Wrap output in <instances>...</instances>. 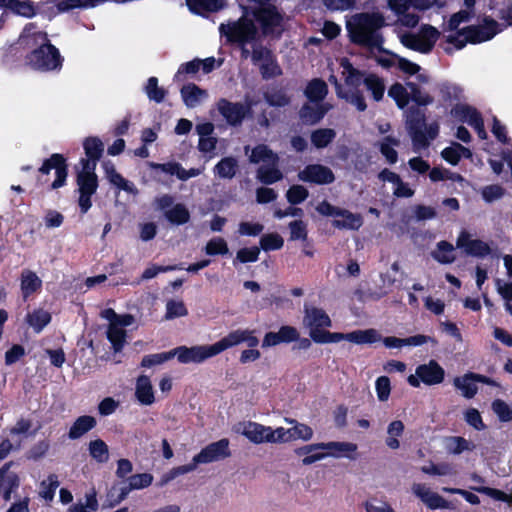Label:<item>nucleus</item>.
Instances as JSON below:
<instances>
[{"mask_svg": "<svg viewBox=\"0 0 512 512\" xmlns=\"http://www.w3.org/2000/svg\"><path fill=\"white\" fill-rule=\"evenodd\" d=\"M250 161L260 164L258 169V179L265 184H272L282 178V174L276 167L278 158L265 145H259L252 150L249 156Z\"/></svg>", "mask_w": 512, "mask_h": 512, "instance_id": "obj_11", "label": "nucleus"}, {"mask_svg": "<svg viewBox=\"0 0 512 512\" xmlns=\"http://www.w3.org/2000/svg\"><path fill=\"white\" fill-rule=\"evenodd\" d=\"M405 118L415 152L426 148L430 140H433L438 135L439 125L432 123L425 126V115L419 109H407L405 111Z\"/></svg>", "mask_w": 512, "mask_h": 512, "instance_id": "obj_8", "label": "nucleus"}, {"mask_svg": "<svg viewBox=\"0 0 512 512\" xmlns=\"http://www.w3.org/2000/svg\"><path fill=\"white\" fill-rule=\"evenodd\" d=\"M399 145V140L396 138H393L391 136L385 137L379 144L380 151L382 155L386 158V160L390 164H394L397 162L398 155L396 150L394 149L395 146Z\"/></svg>", "mask_w": 512, "mask_h": 512, "instance_id": "obj_47", "label": "nucleus"}, {"mask_svg": "<svg viewBox=\"0 0 512 512\" xmlns=\"http://www.w3.org/2000/svg\"><path fill=\"white\" fill-rule=\"evenodd\" d=\"M244 342L247 343L249 347H256L259 340L254 335V331L249 329H237L212 344V346L215 354L218 355L221 352Z\"/></svg>", "mask_w": 512, "mask_h": 512, "instance_id": "obj_16", "label": "nucleus"}, {"mask_svg": "<svg viewBox=\"0 0 512 512\" xmlns=\"http://www.w3.org/2000/svg\"><path fill=\"white\" fill-rule=\"evenodd\" d=\"M478 382L494 384V382L489 378L475 373H466L465 375L456 377L453 380L454 386L461 392L463 397L468 399H471L476 395L478 391Z\"/></svg>", "mask_w": 512, "mask_h": 512, "instance_id": "obj_24", "label": "nucleus"}, {"mask_svg": "<svg viewBox=\"0 0 512 512\" xmlns=\"http://www.w3.org/2000/svg\"><path fill=\"white\" fill-rule=\"evenodd\" d=\"M332 224L339 229L357 230L362 226L363 219L360 214L340 209L338 216L334 218Z\"/></svg>", "mask_w": 512, "mask_h": 512, "instance_id": "obj_35", "label": "nucleus"}, {"mask_svg": "<svg viewBox=\"0 0 512 512\" xmlns=\"http://www.w3.org/2000/svg\"><path fill=\"white\" fill-rule=\"evenodd\" d=\"M363 506L365 512H396L387 501L376 498L367 500Z\"/></svg>", "mask_w": 512, "mask_h": 512, "instance_id": "obj_64", "label": "nucleus"}, {"mask_svg": "<svg viewBox=\"0 0 512 512\" xmlns=\"http://www.w3.org/2000/svg\"><path fill=\"white\" fill-rule=\"evenodd\" d=\"M330 108L331 106L320 103L307 104L301 109L300 116L304 122L313 124L318 122Z\"/></svg>", "mask_w": 512, "mask_h": 512, "instance_id": "obj_37", "label": "nucleus"}, {"mask_svg": "<svg viewBox=\"0 0 512 512\" xmlns=\"http://www.w3.org/2000/svg\"><path fill=\"white\" fill-rule=\"evenodd\" d=\"M51 320L50 314L42 309L28 315V322L36 332H40Z\"/></svg>", "mask_w": 512, "mask_h": 512, "instance_id": "obj_54", "label": "nucleus"}, {"mask_svg": "<svg viewBox=\"0 0 512 512\" xmlns=\"http://www.w3.org/2000/svg\"><path fill=\"white\" fill-rule=\"evenodd\" d=\"M83 148L87 158L85 160H90L96 164L97 160L101 157L104 145L103 142L97 137H88L83 141Z\"/></svg>", "mask_w": 512, "mask_h": 512, "instance_id": "obj_44", "label": "nucleus"}, {"mask_svg": "<svg viewBox=\"0 0 512 512\" xmlns=\"http://www.w3.org/2000/svg\"><path fill=\"white\" fill-rule=\"evenodd\" d=\"M153 476L149 473L135 474L129 477L128 487L121 489L120 498L123 500L131 490L143 489L151 485Z\"/></svg>", "mask_w": 512, "mask_h": 512, "instance_id": "obj_41", "label": "nucleus"}, {"mask_svg": "<svg viewBox=\"0 0 512 512\" xmlns=\"http://www.w3.org/2000/svg\"><path fill=\"white\" fill-rule=\"evenodd\" d=\"M59 484L58 477L55 474L49 475L40 483L39 495L46 501H52Z\"/></svg>", "mask_w": 512, "mask_h": 512, "instance_id": "obj_48", "label": "nucleus"}, {"mask_svg": "<svg viewBox=\"0 0 512 512\" xmlns=\"http://www.w3.org/2000/svg\"><path fill=\"white\" fill-rule=\"evenodd\" d=\"M173 203V197L167 194L155 199L157 207L165 210V216L169 222L177 225L188 222L190 214L186 206L180 203L173 205Z\"/></svg>", "mask_w": 512, "mask_h": 512, "instance_id": "obj_17", "label": "nucleus"}, {"mask_svg": "<svg viewBox=\"0 0 512 512\" xmlns=\"http://www.w3.org/2000/svg\"><path fill=\"white\" fill-rule=\"evenodd\" d=\"M283 244V238L276 233L265 234L260 239V245L264 251L278 250Z\"/></svg>", "mask_w": 512, "mask_h": 512, "instance_id": "obj_63", "label": "nucleus"}, {"mask_svg": "<svg viewBox=\"0 0 512 512\" xmlns=\"http://www.w3.org/2000/svg\"><path fill=\"white\" fill-rule=\"evenodd\" d=\"M405 426L402 421L394 420L387 426V437L385 443L388 448L396 450L400 448L399 438L404 433Z\"/></svg>", "mask_w": 512, "mask_h": 512, "instance_id": "obj_42", "label": "nucleus"}, {"mask_svg": "<svg viewBox=\"0 0 512 512\" xmlns=\"http://www.w3.org/2000/svg\"><path fill=\"white\" fill-rule=\"evenodd\" d=\"M305 93L312 103H319L327 94V86L325 82L315 79L309 83Z\"/></svg>", "mask_w": 512, "mask_h": 512, "instance_id": "obj_46", "label": "nucleus"}, {"mask_svg": "<svg viewBox=\"0 0 512 512\" xmlns=\"http://www.w3.org/2000/svg\"><path fill=\"white\" fill-rule=\"evenodd\" d=\"M327 457L355 459L358 446L352 442L329 441L324 442Z\"/></svg>", "mask_w": 512, "mask_h": 512, "instance_id": "obj_30", "label": "nucleus"}, {"mask_svg": "<svg viewBox=\"0 0 512 512\" xmlns=\"http://www.w3.org/2000/svg\"><path fill=\"white\" fill-rule=\"evenodd\" d=\"M346 25L351 40L355 43L379 47L383 42L379 30L385 26V18L379 12L353 15Z\"/></svg>", "mask_w": 512, "mask_h": 512, "instance_id": "obj_6", "label": "nucleus"}, {"mask_svg": "<svg viewBox=\"0 0 512 512\" xmlns=\"http://www.w3.org/2000/svg\"><path fill=\"white\" fill-rule=\"evenodd\" d=\"M188 314V310L181 300H169L166 303L165 319L172 320L179 317H184Z\"/></svg>", "mask_w": 512, "mask_h": 512, "instance_id": "obj_53", "label": "nucleus"}, {"mask_svg": "<svg viewBox=\"0 0 512 512\" xmlns=\"http://www.w3.org/2000/svg\"><path fill=\"white\" fill-rule=\"evenodd\" d=\"M375 392L380 402H387L391 394V383L387 376H380L375 381Z\"/></svg>", "mask_w": 512, "mask_h": 512, "instance_id": "obj_59", "label": "nucleus"}, {"mask_svg": "<svg viewBox=\"0 0 512 512\" xmlns=\"http://www.w3.org/2000/svg\"><path fill=\"white\" fill-rule=\"evenodd\" d=\"M451 117L472 126L481 139L487 138L483 120L478 111L466 103L456 104L450 111Z\"/></svg>", "mask_w": 512, "mask_h": 512, "instance_id": "obj_14", "label": "nucleus"}, {"mask_svg": "<svg viewBox=\"0 0 512 512\" xmlns=\"http://www.w3.org/2000/svg\"><path fill=\"white\" fill-rule=\"evenodd\" d=\"M181 97L187 107L194 108L208 98V93L195 84H187L181 89Z\"/></svg>", "mask_w": 512, "mask_h": 512, "instance_id": "obj_34", "label": "nucleus"}, {"mask_svg": "<svg viewBox=\"0 0 512 512\" xmlns=\"http://www.w3.org/2000/svg\"><path fill=\"white\" fill-rule=\"evenodd\" d=\"M217 109L225 120L231 124H239L246 113L248 112V106L241 103H232L226 99H221L217 103Z\"/></svg>", "mask_w": 512, "mask_h": 512, "instance_id": "obj_27", "label": "nucleus"}, {"mask_svg": "<svg viewBox=\"0 0 512 512\" xmlns=\"http://www.w3.org/2000/svg\"><path fill=\"white\" fill-rule=\"evenodd\" d=\"M147 166L154 171L153 177L158 181H161V177L159 175L160 172L167 175H175L179 180L185 181L200 175L203 171L199 168H191L186 170L177 162H167L163 164L148 162Z\"/></svg>", "mask_w": 512, "mask_h": 512, "instance_id": "obj_18", "label": "nucleus"}, {"mask_svg": "<svg viewBox=\"0 0 512 512\" xmlns=\"http://www.w3.org/2000/svg\"><path fill=\"white\" fill-rule=\"evenodd\" d=\"M324 442L308 444L295 450L297 456L302 457L303 465H311L327 457Z\"/></svg>", "mask_w": 512, "mask_h": 512, "instance_id": "obj_29", "label": "nucleus"}, {"mask_svg": "<svg viewBox=\"0 0 512 512\" xmlns=\"http://www.w3.org/2000/svg\"><path fill=\"white\" fill-rule=\"evenodd\" d=\"M80 165L81 169L77 173L78 192L94 194L98 188L96 164L90 160L81 159Z\"/></svg>", "mask_w": 512, "mask_h": 512, "instance_id": "obj_20", "label": "nucleus"}, {"mask_svg": "<svg viewBox=\"0 0 512 512\" xmlns=\"http://www.w3.org/2000/svg\"><path fill=\"white\" fill-rule=\"evenodd\" d=\"M341 74L344 83L341 84L335 75H330L329 81L334 84L336 94L339 98L344 99L348 103L354 105L359 111L366 109V103L358 87L364 83L367 90L371 92L375 101H380L385 92L384 81L376 75L369 74L366 77L353 68L349 61L345 58L340 60Z\"/></svg>", "mask_w": 512, "mask_h": 512, "instance_id": "obj_3", "label": "nucleus"}, {"mask_svg": "<svg viewBox=\"0 0 512 512\" xmlns=\"http://www.w3.org/2000/svg\"><path fill=\"white\" fill-rule=\"evenodd\" d=\"M444 376V369L435 360H430L426 364L419 365L415 374L408 376L407 381L412 387L417 388L421 382L426 385L440 384L443 382Z\"/></svg>", "mask_w": 512, "mask_h": 512, "instance_id": "obj_12", "label": "nucleus"}, {"mask_svg": "<svg viewBox=\"0 0 512 512\" xmlns=\"http://www.w3.org/2000/svg\"><path fill=\"white\" fill-rule=\"evenodd\" d=\"M433 257L440 263H451L455 259L454 247L448 242H439L437 248L433 251Z\"/></svg>", "mask_w": 512, "mask_h": 512, "instance_id": "obj_49", "label": "nucleus"}, {"mask_svg": "<svg viewBox=\"0 0 512 512\" xmlns=\"http://www.w3.org/2000/svg\"><path fill=\"white\" fill-rule=\"evenodd\" d=\"M492 410L500 421L508 422L512 420V405L507 404L503 400H494L492 403Z\"/></svg>", "mask_w": 512, "mask_h": 512, "instance_id": "obj_62", "label": "nucleus"}, {"mask_svg": "<svg viewBox=\"0 0 512 512\" xmlns=\"http://www.w3.org/2000/svg\"><path fill=\"white\" fill-rule=\"evenodd\" d=\"M445 445L447 451L453 455H459L475 449V444L472 441L459 436L449 437Z\"/></svg>", "mask_w": 512, "mask_h": 512, "instance_id": "obj_45", "label": "nucleus"}, {"mask_svg": "<svg viewBox=\"0 0 512 512\" xmlns=\"http://www.w3.org/2000/svg\"><path fill=\"white\" fill-rule=\"evenodd\" d=\"M441 155L445 161L452 165H456L462 157L470 158L472 153L468 148L458 143H453L451 146L445 148Z\"/></svg>", "mask_w": 512, "mask_h": 512, "instance_id": "obj_43", "label": "nucleus"}, {"mask_svg": "<svg viewBox=\"0 0 512 512\" xmlns=\"http://www.w3.org/2000/svg\"><path fill=\"white\" fill-rule=\"evenodd\" d=\"M30 428L31 423L25 419H20L11 428L9 437L15 442V447H20L22 440L25 438Z\"/></svg>", "mask_w": 512, "mask_h": 512, "instance_id": "obj_52", "label": "nucleus"}, {"mask_svg": "<svg viewBox=\"0 0 512 512\" xmlns=\"http://www.w3.org/2000/svg\"><path fill=\"white\" fill-rule=\"evenodd\" d=\"M0 8L9 9L14 14L26 18L36 14V7L31 0H0Z\"/></svg>", "mask_w": 512, "mask_h": 512, "instance_id": "obj_33", "label": "nucleus"}, {"mask_svg": "<svg viewBox=\"0 0 512 512\" xmlns=\"http://www.w3.org/2000/svg\"><path fill=\"white\" fill-rule=\"evenodd\" d=\"M171 355L177 357L180 363H201L208 358L216 356L214 348L211 345H198L193 347L180 346L171 350Z\"/></svg>", "mask_w": 512, "mask_h": 512, "instance_id": "obj_15", "label": "nucleus"}, {"mask_svg": "<svg viewBox=\"0 0 512 512\" xmlns=\"http://www.w3.org/2000/svg\"><path fill=\"white\" fill-rule=\"evenodd\" d=\"M96 425L94 417L89 415L80 416L75 420L69 430V438L78 439L90 431Z\"/></svg>", "mask_w": 512, "mask_h": 512, "instance_id": "obj_39", "label": "nucleus"}, {"mask_svg": "<svg viewBox=\"0 0 512 512\" xmlns=\"http://www.w3.org/2000/svg\"><path fill=\"white\" fill-rule=\"evenodd\" d=\"M91 456L98 462H106L109 458L108 446L100 439L91 441L89 444Z\"/></svg>", "mask_w": 512, "mask_h": 512, "instance_id": "obj_55", "label": "nucleus"}, {"mask_svg": "<svg viewBox=\"0 0 512 512\" xmlns=\"http://www.w3.org/2000/svg\"><path fill=\"white\" fill-rule=\"evenodd\" d=\"M11 463L6 464L0 469V494L5 500H9L11 493L19 486L20 480L16 472L12 471Z\"/></svg>", "mask_w": 512, "mask_h": 512, "instance_id": "obj_31", "label": "nucleus"}, {"mask_svg": "<svg viewBox=\"0 0 512 512\" xmlns=\"http://www.w3.org/2000/svg\"><path fill=\"white\" fill-rule=\"evenodd\" d=\"M135 319L130 314H123V318L118 322L109 323L107 329V338L111 342L115 352L120 351L126 339V331L124 327L130 326L134 323Z\"/></svg>", "mask_w": 512, "mask_h": 512, "instance_id": "obj_23", "label": "nucleus"}, {"mask_svg": "<svg viewBox=\"0 0 512 512\" xmlns=\"http://www.w3.org/2000/svg\"><path fill=\"white\" fill-rule=\"evenodd\" d=\"M102 168L110 184L115 186L118 190H122L130 195H138L139 190L135 184L118 173L113 163L105 161L102 163Z\"/></svg>", "mask_w": 512, "mask_h": 512, "instance_id": "obj_26", "label": "nucleus"}, {"mask_svg": "<svg viewBox=\"0 0 512 512\" xmlns=\"http://www.w3.org/2000/svg\"><path fill=\"white\" fill-rule=\"evenodd\" d=\"M135 397L142 405L150 406L154 404L155 391L148 376L141 375L137 378L135 384Z\"/></svg>", "mask_w": 512, "mask_h": 512, "instance_id": "obj_32", "label": "nucleus"}, {"mask_svg": "<svg viewBox=\"0 0 512 512\" xmlns=\"http://www.w3.org/2000/svg\"><path fill=\"white\" fill-rule=\"evenodd\" d=\"M398 62L397 68L404 73L407 76H416V79L419 83L426 84L429 82L430 77L429 75L422 71V68L417 64L414 63L404 57L395 58Z\"/></svg>", "mask_w": 512, "mask_h": 512, "instance_id": "obj_36", "label": "nucleus"}, {"mask_svg": "<svg viewBox=\"0 0 512 512\" xmlns=\"http://www.w3.org/2000/svg\"><path fill=\"white\" fill-rule=\"evenodd\" d=\"M228 245L221 237H214L208 241L205 246V253L207 255H224L228 253Z\"/></svg>", "mask_w": 512, "mask_h": 512, "instance_id": "obj_61", "label": "nucleus"}, {"mask_svg": "<svg viewBox=\"0 0 512 512\" xmlns=\"http://www.w3.org/2000/svg\"><path fill=\"white\" fill-rule=\"evenodd\" d=\"M186 4L192 13L203 15L219 10L223 6V0H186Z\"/></svg>", "mask_w": 512, "mask_h": 512, "instance_id": "obj_40", "label": "nucleus"}, {"mask_svg": "<svg viewBox=\"0 0 512 512\" xmlns=\"http://www.w3.org/2000/svg\"><path fill=\"white\" fill-rule=\"evenodd\" d=\"M335 338V343L345 340L356 345H370L379 342L382 339L379 331L373 328L354 330L348 333L338 332Z\"/></svg>", "mask_w": 512, "mask_h": 512, "instance_id": "obj_25", "label": "nucleus"}, {"mask_svg": "<svg viewBox=\"0 0 512 512\" xmlns=\"http://www.w3.org/2000/svg\"><path fill=\"white\" fill-rule=\"evenodd\" d=\"M298 177L301 181L315 184H330L335 180L332 170L324 165L311 164L299 172Z\"/></svg>", "mask_w": 512, "mask_h": 512, "instance_id": "obj_21", "label": "nucleus"}, {"mask_svg": "<svg viewBox=\"0 0 512 512\" xmlns=\"http://www.w3.org/2000/svg\"><path fill=\"white\" fill-rule=\"evenodd\" d=\"M457 247L473 256L483 257L490 253V247L487 243L478 239H471L470 234L466 231H462L458 236Z\"/></svg>", "mask_w": 512, "mask_h": 512, "instance_id": "obj_28", "label": "nucleus"}, {"mask_svg": "<svg viewBox=\"0 0 512 512\" xmlns=\"http://www.w3.org/2000/svg\"><path fill=\"white\" fill-rule=\"evenodd\" d=\"M219 30L228 41L240 44L242 56L244 58L250 56L263 77L270 78L281 74V69L272 52L258 43V32L252 19L249 18L248 11H245L238 21L221 24Z\"/></svg>", "mask_w": 512, "mask_h": 512, "instance_id": "obj_2", "label": "nucleus"}, {"mask_svg": "<svg viewBox=\"0 0 512 512\" xmlns=\"http://www.w3.org/2000/svg\"><path fill=\"white\" fill-rule=\"evenodd\" d=\"M411 492L426 508L430 510H445L453 508L451 502L447 501L439 493L434 491L427 483H412Z\"/></svg>", "mask_w": 512, "mask_h": 512, "instance_id": "obj_13", "label": "nucleus"}, {"mask_svg": "<svg viewBox=\"0 0 512 512\" xmlns=\"http://www.w3.org/2000/svg\"><path fill=\"white\" fill-rule=\"evenodd\" d=\"M230 456L229 440L221 439L213 442L203 448L197 455L193 457L192 463L173 468L167 474L165 482L176 478L179 475L187 474L194 471L199 464H207L225 459Z\"/></svg>", "mask_w": 512, "mask_h": 512, "instance_id": "obj_9", "label": "nucleus"}, {"mask_svg": "<svg viewBox=\"0 0 512 512\" xmlns=\"http://www.w3.org/2000/svg\"><path fill=\"white\" fill-rule=\"evenodd\" d=\"M422 472L433 476H451L455 474V471L449 463H437L423 466Z\"/></svg>", "mask_w": 512, "mask_h": 512, "instance_id": "obj_56", "label": "nucleus"}, {"mask_svg": "<svg viewBox=\"0 0 512 512\" xmlns=\"http://www.w3.org/2000/svg\"><path fill=\"white\" fill-rule=\"evenodd\" d=\"M235 431L254 444L268 443L269 426L254 421L238 423Z\"/></svg>", "mask_w": 512, "mask_h": 512, "instance_id": "obj_22", "label": "nucleus"}, {"mask_svg": "<svg viewBox=\"0 0 512 512\" xmlns=\"http://www.w3.org/2000/svg\"><path fill=\"white\" fill-rule=\"evenodd\" d=\"M52 169L55 170V179L51 184V188L55 190L63 187L66 184L68 176L66 159L63 157V155L58 153L52 154L50 158L43 162L42 166L39 168V171L42 174H49Z\"/></svg>", "mask_w": 512, "mask_h": 512, "instance_id": "obj_19", "label": "nucleus"}, {"mask_svg": "<svg viewBox=\"0 0 512 512\" xmlns=\"http://www.w3.org/2000/svg\"><path fill=\"white\" fill-rule=\"evenodd\" d=\"M144 90L147 97L157 103L162 102L166 96L165 89L159 87L158 79L156 77H150L147 80V84L145 85Z\"/></svg>", "mask_w": 512, "mask_h": 512, "instance_id": "obj_50", "label": "nucleus"}, {"mask_svg": "<svg viewBox=\"0 0 512 512\" xmlns=\"http://www.w3.org/2000/svg\"><path fill=\"white\" fill-rule=\"evenodd\" d=\"M335 137L332 129H319L312 133L311 141L317 148L326 147Z\"/></svg>", "mask_w": 512, "mask_h": 512, "instance_id": "obj_58", "label": "nucleus"}, {"mask_svg": "<svg viewBox=\"0 0 512 512\" xmlns=\"http://www.w3.org/2000/svg\"><path fill=\"white\" fill-rule=\"evenodd\" d=\"M22 42L33 48L28 56V64L40 71L58 70L62 66L59 50L49 42L47 33L39 30L35 24L29 23L21 34Z\"/></svg>", "mask_w": 512, "mask_h": 512, "instance_id": "obj_5", "label": "nucleus"}, {"mask_svg": "<svg viewBox=\"0 0 512 512\" xmlns=\"http://www.w3.org/2000/svg\"><path fill=\"white\" fill-rule=\"evenodd\" d=\"M237 170V161L232 157L222 159L215 167V173L221 178H232Z\"/></svg>", "mask_w": 512, "mask_h": 512, "instance_id": "obj_51", "label": "nucleus"}, {"mask_svg": "<svg viewBox=\"0 0 512 512\" xmlns=\"http://www.w3.org/2000/svg\"><path fill=\"white\" fill-rule=\"evenodd\" d=\"M303 326L308 330L310 338L318 344L335 343L338 332H329L332 327L330 316L321 308L314 306L304 307Z\"/></svg>", "mask_w": 512, "mask_h": 512, "instance_id": "obj_7", "label": "nucleus"}, {"mask_svg": "<svg viewBox=\"0 0 512 512\" xmlns=\"http://www.w3.org/2000/svg\"><path fill=\"white\" fill-rule=\"evenodd\" d=\"M291 441L302 440L309 441L313 438V429L304 423H295V426L290 428Z\"/></svg>", "mask_w": 512, "mask_h": 512, "instance_id": "obj_60", "label": "nucleus"}, {"mask_svg": "<svg viewBox=\"0 0 512 512\" xmlns=\"http://www.w3.org/2000/svg\"><path fill=\"white\" fill-rule=\"evenodd\" d=\"M42 286L41 279L31 270H23L21 273V292L24 298L37 292Z\"/></svg>", "mask_w": 512, "mask_h": 512, "instance_id": "obj_38", "label": "nucleus"}, {"mask_svg": "<svg viewBox=\"0 0 512 512\" xmlns=\"http://www.w3.org/2000/svg\"><path fill=\"white\" fill-rule=\"evenodd\" d=\"M268 443L270 444H282L291 442V433L290 428L286 429L284 427L273 428L269 426L268 432Z\"/></svg>", "mask_w": 512, "mask_h": 512, "instance_id": "obj_57", "label": "nucleus"}, {"mask_svg": "<svg viewBox=\"0 0 512 512\" xmlns=\"http://www.w3.org/2000/svg\"><path fill=\"white\" fill-rule=\"evenodd\" d=\"M388 96L395 101L400 109L407 108L410 101H413L419 106H428L434 101L433 97L428 92L411 81L406 84L394 83L388 89Z\"/></svg>", "mask_w": 512, "mask_h": 512, "instance_id": "obj_10", "label": "nucleus"}, {"mask_svg": "<svg viewBox=\"0 0 512 512\" xmlns=\"http://www.w3.org/2000/svg\"><path fill=\"white\" fill-rule=\"evenodd\" d=\"M465 9L452 15L447 26L450 34L447 35V41L453 44L457 49L463 48L467 43L477 44L493 38L498 32V24L494 20H484L483 25L469 26L458 30L461 23L469 21L472 16V10L475 0H464Z\"/></svg>", "mask_w": 512, "mask_h": 512, "instance_id": "obj_4", "label": "nucleus"}, {"mask_svg": "<svg viewBox=\"0 0 512 512\" xmlns=\"http://www.w3.org/2000/svg\"><path fill=\"white\" fill-rule=\"evenodd\" d=\"M388 8L396 16L393 23V32L399 42L407 49L420 54H428L439 39V31L429 24L422 25L417 32L413 29L419 24L420 16L410 11L428 10L442 7L444 0H388Z\"/></svg>", "mask_w": 512, "mask_h": 512, "instance_id": "obj_1", "label": "nucleus"}]
</instances>
